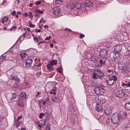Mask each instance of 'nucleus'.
I'll return each mask as SVG.
<instances>
[{"label": "nucleus", "instance_id": "f257e3e1", "mask_svg": "<svg viewBox=\"0 0 130 130\" xmlns=\"http://www.w3.org/2000/svg\"><path fill=\"white\" fill-rule=\"evenodd\" d=\"M128 93L127 89L120 90L117 91L115 93L116 96L120 98H122L127 95Z\"/></svg>", "mask_w": 130, "mask_h": 130}, {"label": "nucleus", "instance_id": "f03ea898", "mask_svg": "<svg viewBox=\"0 0 130 130\" xmlns=\"http://www.w3.org/2000/svg\"><path fill=\"white\" fill-rule=\"evenodd\" d=\"M120 116L117 113H115L112 115L111 117V122L113 124H118L120 119Z\"/></svg>", "mask_w": 130, "mask_h": 130}, {"label": "nucleus", "instance_id": "7ed1b4c3", "mask_svg": "<svg viewBox=\"0 0 130 130\" xmlns=\"http://www.w3.org/2000/svg\"><path fill=\"white\" fill-rule=\"evenodd\" d=\"M94 90L96 94L99 95H103L105 92L104 87L103 86L96 87L95 88Z\"/></svg>", "mask_w": 130, "mask_h": 130}, {"label": "nucleus", "instance_id": "20e7f679", "mask_svg": "<svg viewBox=\"0 0 130 130\" xmlns=\"http://www.w3.org/2000/svg\"><path fill=\"white\" fill-rule=\"evenodd\" d=\"M103 75V73L101 71L98 70H95L93 74V78L96 79L99 77H102Z\"/></svg>", "mask_w": 130, "mask_h": 130}, {"label": "nucleus", "instance_id": "39448f33", "mask_svg": "<svg viewBox=\"0 0 130 130\" xmlns=\"http://www.w3.org/2000/svg\"><path fill=\"white\" fill-rule=\"evenodd\" d=\"M117 77L115 75H113L112 77L108 76L106 79L108 84L109 85H111L113 84L115 81L117 80Z\"/></svg>", "mask_w": 130, "mask_h": 130}, {"label": "nucleus", "instance_id": "423d86ee", "mask_svg": "<svg viewBox=\"0 0 130 130\" xmlns=\"http://www.w3.org/2000/svg\"><path fill=\"white\" fill-rule=\"evenodd\" d=\"M107 51L105 49H102L101 50L100 52L99 55L98 56H100L102 57L103 58H106L107 55Z\"/></svg>", "mask_w": 130, "mask_h": 130}, {"label": "nucleus", "instance_id": "0eeeda50", "mask_svg": "<svg viewBox=\"0 0 130 130\" xmlns=\"http://www.w3.org/2000/svg\"><path fill=\"white\" fill-rule=\"evenodd\" d=\"M32 62V59L29 58L26 60V61L24 62V64L26 67H28L31 66Z\"/></svg>", "mask_w": 130, "mask_h": 130}, {"label": "nucleus", "instance_id": "6e6552de", "mask_svg": "<svg viewBox=\"0 0 130 130\" xmlns=\"http://www.w3.org/2000/svg\"><path fill=\"white\" fill-rule=\"evenodd\" d=\"M122 46L121 45H117L115 48V50L116 53H118V54L120 52L122 48Z\"/></svg>", "mask_w": 130, "mask_h": 130}, {"label": "nucleus", "instance_id": "1a4fd4ad", "mask_svg": "<svg viewBox=\"0 0 130 130\" xmlns=\"http://www.w3.org/2000/svg\"><path fill=\"white\" fill-rule=\"evenodd\" d=\"M84 4L86 6L88 7H91L93 6V4L90 1L86 0L84 2Z\"/></svg>", "mask_w": 130, "mask_h": 130}, {"label": "nucleus", "instance_id": "9d476101", "mask_svg": "<svg viewBox=\"0 0 130 130\" xmlns=\"http://www.w3.org/2000/svg\"><path fill=\"white\" fill-rule=\"evenodd\" d=\"M54 14L57 15L60 13V9L58 8L55 7L53 9Z\"/></svg>", "mask_w": 130, "mask_h": 130}, {"label": "nucleus", "instance_id": "9b49d317", "mask_svg": "<svg viewBox=\"0 0 130 130\" xmlns=\"http://www.w3.org/2000/svg\"><path fill=\"white\" fill-rule=\"evenodd\" d=\"M66 6L69 9H73L74 7V6L72 2L68 3L66 5Z\"/></svg>", "mask_w": 130, "mask_h": 130}, {"label": "nucleus", "instance_id": "f8f14e48", "mask_svg": "<svg viewBox=\"0 0 130 130\" xmlns=\"http://www.w3.org/2000/svg\"><path fill=\"white\" fill-rule=\"evenodd\" d=\"M10 77L13 80H15L18 82H20V79L18 78L17 75H14L13 74H11L10 75Z\"/></svg>", "mask_w": 130, "mask_h": 130}, {"label": "nucleus", "instance_id": "ddd939ff", "mask_svg": "<svg viewBox=\"0 0 130 130\" xmlns=\"http://www.w3.org/2000/svg\"><path fill=\"white\" fill-rule=\"evenodd\" d=\"M95 108L97 111L99 112L102 111V108L100 105L97 104L95 105Z\"/></svg>", "mask_w": 130, "mask_h": 130}, {"label": "nucleus", "instance_id": "4468645a", "mask_svg": "<svg viewBox=\"0 0 130 130\" xmlns=\"http://www.w3.org/2000/svg\"><path fill=\"white\" fill-rule=\"evenodd\" d=\"M26 98V94L24 92H22L20 94L19 99H24Z\"/></svg>", "mask_w": 130, "mask_h": 130}, {"label": "nucleus", "instance_id": "2eb2a0df", "mask_svg": "<svg viewBox=\"0 0 130 130\" xmlns=\"http://www.w3.org/2000/svg\"><path fill=\"white\" fill-rule=\"evenodd\" d=\"M8 20V18L7 17H3V18L2 19V23L4 24L7 25H8L10 23V21L8 22V23L7 24L6 23V22H7V20Z\"/></svg>", "mask_w": 130, "mask_h": 130}, {"label": "nucleus", "instance_id": "dca6fc26", "mask_svg": "<svg viewBox=\"0 0 130 130\" xmlns=\"http://www.w3.org/2000/svg\"><path fill=\"white\" fill-rule=\"evenodd\" d=\"M17 96L16 94L15 93H12L10 97L9 98V99L11 101H13L15 100Z\"/></svg>", "mask_w": 130, "mask_h": 130}, {"label": "nucleus", "instance_id": "f3484780", "mask_svg": "<svg viewBox=\"0 0 130 130\" xmlns=\"http://www.w3.org/2000/svg\"><path fill=\"white\" fill-rule=\"evenodd\" d=\"M20 55L21 59L24 60L25 59L26 57L27 56V54L24 53L20 54Z\"/></svg>", "mask_w": 130, "mask_h": 130}, {"label": "nucleus", "instance_id": "a211bd4d", "mask_svg": "<svg viewBox=\"0 0 130 130\" xmlns=\"http://www.w3.org/2000/svg\"><path fill=\"white\" fill-rule=\"evenodd\" d=\"M53 65L51 64H48L47 66V69L50 71H52L54 70L53 67L52 66Z\"/></svg>", "mask_w": 130, "mask_h": 130}, {"label": "nucleus", "instance_id": "6ab92c4d", "mask_svg": "<svg viewBox=\"0 0 130 130\" xmlns=\"http://www.w3.org/2000/svg\"><path fill=\"white\" fill-rule=\"evenodd\" d=\"M74 6V7L76 8L77 9H78L81 7V4L80 2L78 1L75 3Z\"/></svg>", "mask_w": 130, "mask_h": 130}, {"label": "nucleus", "instance_id": "aec40b11", "mask_svg": "<svg viewBox=\"0 0 130 130\" xmlns=\"http://www.w3.org/2000/svg\"><path fill=\"white\" fill-rule=\"evenodd\" d=\"M125 107L128 110H130V104H129V101L127 102L126 103Z\"/></svg>", "mask_w": 130, "mask_h": 130}, {"label": "nucleus", "instance_id": "412c9836", "mask_svg": "<svg viewBox=\"0 0 130 130\" xmlns=\"http://www.w3.org/2000/svg\"><path fill=\"white\" fill-rule=\"evenodd\" d=\"M18 105L20 107H23V101L22 100L20 99L18 102Z\"/></svg>", "mask_w": 130, "mask_h": 130}, {"label": "nucleus", "instance_id": "4be33fe9", "mask_svg": "<svg viewBox=\"0 0 130 130\" xmlns=\"http://www.w3.org/2000/svg\"><path fill=\"white\" fill-rule=\"evenodd\" d=\"M35 12L36 13L38 14L39 15L42 14L43 11L40 10L39 9H38L36 10Z\"/></svg>", "mask_w": 130, "mask_h": 130}, {"label": "nucleus", "instance_id": "5701e85b", "mask_svg": "<svg viewBox=\"0 0 130 130\" xmlns=\"http://www.w3.org/2000/svg\"><path fill=\"white\" fill-rule=\"evenodd\" d=\"M21 122H19V121L16 120H14V123L17 127L19 126Z\"/></svg>", "mask_w": 130, "mask_h": 130}, {"label": "nucleus", "instance_id": "b1692460", "mask_svg": "<svg viewBox=\"0 0 130 130\" xmlns=\"http://www.w3.org/2000/svg\"><path fill=\"white\" fill-rule=\"evenodd\" d=\"M46 120H42L40 121L39 124L42 126H44L46 124Z\"/></svg>", "mask_w": 130, "mask_h": 130}, {"label": "nucleus", "instance_id": "393cba45", "mask_svg": "<svg viewBox=\"0 0 130 130\" xmlns=\"http://www.w3.org/2000/svg\"><path fill=\"white\" fill-rule=\"evenodd\" d=\"M57 62V61L56 60H53L51 62H50V63L52 65H55Z\"/></svg>", "mask_w": 130, "mask_h": 130}, {"label": "nucleus", "instance_id": "a878e982", "mask_svg": "<svg viewBox=\"0 0 130 130\" xmlns=\"http://www.w3.org/2000/svg\"><path fill=\"white\" fill-rule=\"evenodd\" d=\"M127 114L125 112H124L123 114L122 115L123 116L122 117L121 115H120V119H122L123 118H125L127 116Z\"/></svg>", "mask_w": 130, "mask_h": 130}, {"label": "nucleus", "instance_id": "bb28decb", "mask_svg": "<svg viewBox=\"0 0 130 130\" xmlns=\"http://www.w3.org/2000/svg\"><path fill=\"white\" fill-rule=\"evenodd\" d=\"M46 113H40L39 116V118L40 119H41L42 118V117L43 116H44L45 115V114Z\"/></svg>", "mask_w": 130, "mask_h": 130}, {"label": "nucleus", "instance_id": "cd10ccee", "mask_svg": "<svg viewBox=\"0 0 130 130\" xmlns=\"http://www.w3.org/2000/svg\"><path fill=\"white\" fill-rule=\"evenodd\" d=\"M111 112V110L110 109L108 108L106 110V113L107 114H109Z\"/></svg>", "mask_w": 130, "mask_h": 130}, {"label": "nucleus", "instance_id": "c85d7f7f", "mask_svg": "<svg viewBox=\"0 0 130 130\" xmlns=\"http://www.w3.org/2000/svg\"><path fill=\"white\" fill-rule=\"evenodd\" d=\"M63 0H56L55 3L56 4L58 5L60 4Z\"/></svg>", "mask_w": 130, "mask_h": 130}, {"label": "nucleus", "instance_id": "c756f323", "mask_svg": "<svg viewBox=\"0 0 130 130\" xmlns=\"http://www.w3.org/2000/svg\"><path fill=\"white\" fill-rule=\"evenodd\" d=\"M28 23L29 24V26L30 27H32L33 28H34L35 27V25H33L31 23V22L29 21L28 22Z\"/></svg>", "mask_w": 130, "mask_h": 130}, {"label": "nucleus", "instance_id": "7c9ffc66", "mask_svg": "<svg viewBox=\"0 0 130 130\" xmlns=\"http://www.w3.org/2000/svg\"><path fill=\"white\" fill-rule=\"evenodd\" d=\"M13 86L14 88H17L19 87V84L16 82L15 83L13 84Z\"/></svg>", "mask_w": 130, "mask_h": 130}, {"label": "nucleus", "instance_id": "2f4dec72", "mask_svg": "<svg viewBox=\"0 0 130 130\" xmlns=\"http://www.w3.org/2000/svg\"><path fill=\"white\" fill-rule=\"evenodd\" d=\"M100 103L101 104H103L106 101L105 100L104 98H102V99H101L100 100Z\"/></svg>", "mask_w": 130, "mask_h": 130}, {"label": "nucleus", "instance_id": "473e14b6", "mask_svg": "<svg viewBox=\"0 0 130 130\" xmlns=\"http://www.w3.org/2000/svg\"><path fill=\"white\" fill-rule=\"evenodd\" d=\"M56 88H53L52 90V91L53 92V94L54 95H55L56 94Z\"/></svg>", "mask_w": 130, "mask_h": 130}, {"label": "nucleus", "instance_id": "72a5a7b5", "mask_svg": "<svg viewBox=\"0 0 130 130\" xmlns=\"http://www.w3.org/2000/svg\"><path fill=\"white\" fill-rule=\"evenodd\" d=\"M62 99V98L60 97V96L58 95L57 100L59 102H60Z\"/></svg>", "mask_w": 130, "mask_h": 130}, {"label": "nucleus", "instance_id": "f704fd0d", "mask_svg": "<svg viewBox=\"0 0 130 130\" xmlns=\"http://www.w3.org/2000/svg\"><path fill=\"white\" fill-rule=\"evenodd\" d=\"M28 15L30 17V18H31L33 17V15L32 14V13L31 12H29Z\"/></svg>", "mask_w": 130, "mask_h": 130}, {"label": "nucleus", "instance_id": "c9c22d12", "mask_svg": "<svg viewBox=\"0 0 130 130\" xmlns=\"http://www.w3.org/2000/svg\"><path fill=\"white\" fill-rule=\"evenodd\" d=\"M127 69L128 71L130 73V63L128 64Z\"/></svg>", "mask_w": 130, "mask_h": 130}, {"label": "nucleus", "instance_id": "e433bc0d", "mask_svg": "<svg viewBox=\"0 0 130 130\" xmlns=\"http://www.w3.org/2000/svg\"><path fill=\"white\" fill-rule=\"evenodd\" d=\"M74 107V106L72 104H70L69 106V108L70 109H73Z\"/></svg>", "mask_w": 130, "mask_h": 130}, {"label": "nucleus", "instance_id": "4c0bfd02", "mask_svg": "<svg viewBox=\"0 0 130 130\" xmlns=\"http://www.w3.org/2000/svg\"><path fill=\"white\" fill-rule=\"evenodd\" d=\"M41 3V2L40 1H38L36 2H35V4L36 5H38L40 4Z\"/></svg>", "mask_w": 130, "mask_h": 130}, {"label": "nucleus", "instance_id": "58836bf2", "mask_svg": "<svg viewBox=\"0 0 130 130\" xmlns=\"http://www.w3.org/2000/svg\"><path fill=\"white\" fill-rule=\"evenodd\" d=\"M85 37V36L83 34H80L79 36L80 38L82 39Z\"/></svg>", "mask_w": 130, "mask_h": 130}, {"label": "nucleus", "instance_id": "ea45409f", "mask_svg": "<svg viewBox=\"0 0 130 130\" xmlns=\"http://www.w3.org/2000/svg\"><path fill=\"white\" fill-rule=\"evenodd\" d=\"M51 38V36H50L48 37H47L45 39V40H50V39Z\"/></svg>", "mask_w": 130, "mask_h": 130}, {"label": "nucleus", "instance_id": "a19ab883", "mask_svg": "<svg viewBox=\"0 0 130 130\" xmlns=\"http://www.w3.org/2000/svg\"><path fill=\"white\" fill-rule=\"evenodd\" d=\"M16 13V11H13L11 13L12 15L14 16L15 15Z\"/></svg>", "mask_w": 130, "mask_h": 130}, {"label": "nucleus", "instance_id": "79ce46f5", "mask_svg": "<svg viewBox=\"0 0 130 130\" xmlns=\"http://www.w3.org/2000/svg\"><path fill=\"white\" fill-rule=\"evenodd\" d=\"M103 60L101 59H100L99 60V62H100V65H102L103 63Z\"/></svg>", "mask_w": 130, "mask_h": 130}, {"label": "nucleus", "instance_id": "37998d69", "mask_svg": "<svg viewBox=\"0 0 130 130\" xmlns=\"http://www.w3.org/2000/svg\"><path fill=\"white\" fill-rule=\"evenodd\" d=\"M106 121L107 123H109L110 121V119L108 118H107Z\"/></svg>", "mask_w": 130, "mask_h": 130}, {"label": "nucleus", "instance_id": "c03bdc74", "mask_svg": "<svg viewBox=\"0 0 130 130\" xmlns=\"http://www.w3.org/2000/svg\"><path fill=\"white\" fill-rule=\"evenodd\" d=\"M44 20V18L43 17H42L41 18V19L40 20V22L42 23L43 21Z\"/></svg>", "mask_w": 130, "mask_h": 130}, {"label": "nucleus", "instance_id": "a18cd8bd", "mask_svg": "<svg viewBox=\"0 0 130 130\" xmlns=\"http://www.w3.org/2000/svg\"><path fill=\"white\" fill-rule=\"evenodd\" d=\"M126 53L127 54L129 55H130V50H127Z\"/></svg>", "mask_w": 130, "mask_h": 130}, {"label": "nucleus", "instance_id": "49530a36", "mask_svg": "<svg viewBox=\"0 0 130 130\" xmlns=\"http://www.w3.org/2000/svg\"><path fill=\"white\" fill-rule=\"evenodd\" d=\"M38 127H39V129H40L41 130L42 128V126L40 124H39L38 125Z\"/></svg>", "mask_w": 130, "mask_h": 130}, {"label": "nucleus", "instance_id": "de8ad7c7", "mask_svg": "<svg viewBox=\"0 0 130 130\" xmlns=\"http://www.w3.org/2000/svg\"><path fill=\"white\" fill-rule=\"evenodd\" d=\"M22 118V116H20L19 117H18V118L16 120H18V121H19L20 119H21Z\"/></svg>", "mask_w": 130, "mask_h": 130}, {"label": "nucleus", "instance_id": "09e8293b", "mask_svg": "<svg viewBox=\"0 0 130 130\" xmlns=\"http://www.w3.org/2000/svg\"><path fill=\"white\" fill-rule=\"evenodd\" d=\"M40 37L39 36H38V37L36 38V40L37 41V42H38V40H40Z\"/></svg>", "mask_w": 130, "mask_h": 130}, {"label": "nucleus", "instance_id": "8fccbe9b", "mask_svg": "<svg viewBox=\"0 0 130 130\" xmlns=\"http://www.w3.org/2000/svg\"><path fill=\"white\" fill-rule=\"evenodd\" d=\"M44 27L45 28H48V26L47 25H45L44 26Z\"/></svg>", "mask_w": 130, "mask_h": 130}, {"label": "nucleus", "instance_id": "3c124183", "mask_svg": "<svg viewBox=\"0 0 130 130\" xmlns=\"http://www.w3.org/2000/svg\"><path fill=\"white\" fill-rule=\"evenodd\" d=\"M122 86L123 87H125V86H127L126 84L123 83L122 84Z\"/></svg>", "mask_w": 130, "mask_h": 130}, {"label": "nucleus", "instance_id": "603ef678", "mask_svg": "<svg viewBox=\"0 0 130 130\" xmlns=\"http://www.w3.org/2000/svg\"><path fill=\"white\" fill-rule=\"evenodd\" d=\"M54 99H54L53 98H52V100L53 101H55L56 100V99H57V97H56L55 96V97H54Z\"/></svg>", "mask_w": 130, "mask_h": 130}, {"label": "nucleus", "instance_id": "864d4df0", "mask_svg": "<svg viewBox=\"0 0 130 130\" xmlns=\"http://www.w3.org/2000/svg\"><path fill=\"white\" fill-rule=\"evenodd\" d=\"M36 32H40L41 30L40 29H36Z\"/></svg>", "mask_w": 130, "mask_h": 130}, {"label": "nucleus", "instance_id": "5fc2aeb1", "mask_svg": "<svg viewBox=\"0 0 130 130\" xmlns=\"http://www.w3.org/2000/svg\"><path fill=\"white\" fill-rule=\"evenodd\" d=\"M34 16L36 18H37L38 17H39V15L37 13L34 15Z\"/></svg>", "mask_w": 130, "mask_h": 130}, {"label": "nucleus", "instance_id": "6e6d98bb", "mask_svg": "<svg viewBox=\"0 0 130 130\" xmlns=\"http://www.w3.org/2000/svg\"><path fill=\"white\" fill-rule=\"evenodd\" d=\"M43 100L42 99H41L38 102L39 104H40V103H41V102H42L43 101Z\"/></svg>", "mask_w": 130, "mask_h": 130}, {"label": "nucleus", "instance_id": "4d7b16f0", "mask_svg": "<svg viewBox=\"0 0 130 130\" xmlns=\"http://www.w3.org/2000/svg\"><path fill=\"white\" fill-rule=\"evenodd\" d=\"M46 130H50V127L47 126V127L46 128Z\"/></svg>", "mask_w": 130, "mask_h": 130}, {"label": "nucleus", "instance_id": "13d9d810", "mask_svg": "<svg viewBox=\"0 0 130 130\" xmlns=\"http://www.w3.org/2000/svg\"><path fill=\"white\" fill-rule=\"evenodd\" d=\"M24 15L26 17H27L28 14L27 13H25L24 14Z\"/></svg>", "mask_w": 130, "mask_h": 130}, {"label": "nucleus", "instance_id": "bf43d9fd", "mask_svg": "<svg viewBox=\"0 0 130 130\" xmlns=\"http://www.w3.org/2000/svg\"><path fill=\"white\" fill-rule=\"evenodd\" d=\"M57 70L60 73H61V70H59V69H57Z\"/></svg>", "mask_w": 130, "mask_h": 130}, {"label": "nucleus", "instance_id": "052dcab7", "mask_svg": "<svg viewBox=\"0 0 130 130\" xmlns=\"http://www.w3.org/2000/svg\"><path fill=\"white\" fill-rule=\"evenodd\" d=\"M26 32H25V33H24L23 34V38H24L25 37V35H26Z\"/></svg>", "mask_w": 130, "mask_h": 130}, {"label": "nucleus", "instance_id": "680f3d73", "mask_svg": "<svg viewBox=\"0 0 130 130\" xmlns=\"http://www.w3.org/2000/svg\"><path fill=\"white\" fill-rule=\"evenodd\" d=\"M112 70L110 69H108L107 70V71L108 72L110 73L112 71Z\"/></svg>", "mask_w": 130, "mask_h": 130}, {"label": "nucleus", "instance_id": "e2e57ef3", "mask_svg": "<svg viewBox=\"0 0 130 130\" xmlns=\"http://www.w3.org/2000/svg\"><path fill=\"white\" fill-rule=\"evenodd\" d=\"M127 86H128L129 87H130V82L128 83L127 84H126Z\"/></svg>", "mask_w": 130, "mask_h": 130}, {"label": "nucleus", "instance_id": "0e129e2a", "mask_svg": "<svg viewBox=\"0 0 130 130\" xmlns=\"http://www.w3.org/2000/svg\"><path fill=\"white\" fill-rule=\"evenodd\" d=\"M106 62L105 60L104 61H103V65L105 64L106 63Z\"/></svg>", "mask_w": 130, "mask_h": 130}, {"label": "nucleus", "instance_id": "69168bd1", "mask_svg": "<svg viewBox=\"0 0 130 130\" xmlns=\"http://www.w3.org/2000/svg\"><path fill=\"white\" fill-rule=\"evenodd\" d=\"M53 44H51L50 45V46L51 48H53Z\"/></svg>", "mask_w": 130, "mask_h": 130}, {"label": "nucleus", "instance_id": "338daca9", "mask_svg": "<svg viewBox=\"0 0 130 130\" xmlns=\"http://www.w3.org/2000/svg\"><path fill=\"white\" fill-rule=\"evenodd\" d=\"M17 14L20 15L21 14V12L20 11H18L17 12Z\"/></svg>", "mask_w": 130, "mask_h": 130}, {"label": "nucleus", "instance_id": "774afa93", "mask_svg": "<svg viewBox=\"0 0 130 130\" xmlns=\"http://www.w3.org/2000/svg\"><path fill=\"white\" fill-rule=\"evenodd\" d=\"M29 6L30 7H31L32 5V3H30L29 4Z\"/></svg>", "mask_w": 130, "mask_h": 130}]
</instances>
